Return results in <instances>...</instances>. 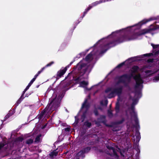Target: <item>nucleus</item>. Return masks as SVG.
Returning <instances> with one entry per match:
<instances>
[{
    "label": "nucleus",
    "mask_w": 159,
    "mask_h": 159,
    "mask_svg": "<svg viewBox=\"0 0 159 159\" xmlns=\"http://www.w3.org/2000/svg\"><path fill=\"white\" fill-rule=\"evenodd\" d=\"M136 36L137 35L135 33L131 34L130 32H122L116 39L113 40L105 45V47L109 48H108L101 50L100 53L102 54L105 53L108 49L115 46L118 44L135 39Z\"/></svg>",
    "instance_id": "f257e3e1"
},
{
    "label": "nucleus",
    "mask_w": 159,
    "mask_h": 159,
    "mask_svg": "<svg viewBox=\"0 0 159 159\" xmlns=\"http://www.w3.org/2000/svg\"><path fill=\"white\" fill-rule=\"evenodd\" d=\"M59 106V103L57 100L56 98L51 99L49 103L47 105L46 107L43 110L41 113L45 115L46 113L50 114L53 111L57 108Z\"/></svg>",
    "instance_id": "f03ea898"
},
{
    "label": "nucleus",
    "mask_w": 159,
    "mask_h": 159,
    "mask_svg": "<svg viewBox=\"0 0 159 159\" xmlns=\"http://www.w3.org/2000/svg\"><path fill=\"white\" fill-rule=\"evenodd\" d=\"M123 91V87L122 86L118 87L112 89L111 87H108L106 89L105 92L106 93L111 92L108 95L107 97L109 98H114L116 95L120 96L122 94Z\"/></svg>",
    "instance_id": "7ed1b4c3"
},
{
    "label": "nucleus",
    "mask_w": 159,
    "mask_h": 159,
    "mask_svg": "<svg viewBox=\"0 0 159 159\" xmlns=\"http://www.w3.org/2000/svg\"><path fill=\"white\" fill-rule=\"evenodd\" d=\"M134 79L136 81V84L134 86L135 89L134 93L135 94L139 95L140 94V91L137 89L140 86V84L143 83V81L141 78V75L139 74L138 75H135Z\"/></svg>",
    "instance_id": "20e7f679"
},
{
    "label": "nucleus",
    "mask_w": 159,
    "mask_h": 159,
    "mask_svg": "<svg viewBox=\"0 0 159 159\" xmlns=\"http://www.w3.org/2000/svg\"><path fill=\"white\" fill-rule=\"evenodd\" d=\"M116 79H117L118 80L116 82V84H118L122 83L124 84L125 87H128V86L129 83L126 80V78L125 74L119 76H116Z\"/></svg>",
    "instance_id": "39448f33"
},
{
    "label": "nucleus",
    "mask_w": 159,
    "mask_h": 159,
    "mask_svg": "<svg viewBox=\"0 0 159 159\" xmlns=\"http://www.w3.org/2000/svg\"><path fill=\"white\" fill-rule=\"evenodd\" d=\"M86 64L85 63L78 64L77 65L78 70L79 71V75L83 76L87 70L88 68L86 67Z\"/></svg>",
    "instance_id": "423d86ee"
},
{
    "label": "nucleus",
    "mask_w": 159,
    "mask_h": 159,
    "mask_svg": "<svg viewBox=\"0 0 159 159\" xmlns=\"http://www.w3.org/2000/svg\"><path fill=\"white\" fill-rule=\"evenodd\" d=\"M68 67V66H66L63 69L61 68L57 72L56 76V80H58L63 76L66 72Z\"/></svg>",
    "instance_id": "0eeeda50"
},
{
    "label": "nucleus",
    "mask_w": 159,
    "mask_h": 159,
    "mask_svg": "<svg viewBox=\"0 0 159 159\" xmlns=\"http://www.w3.org/2000/svg\"><path fill=\"white\" fill-rule=\"evenodd\" d=\"M100 2L99 1H97L95 2H93L91 4V5H89L88 7L86 9H85V11L84 12L82 18L84 17L85 15L93 7L96 6L97 5L100 4Z\"/></svg>",
    "instance_id": "6e6552de"
},
{
    "label": "nucleus",
    "mask_w": 159,
    "mask_h": 159,
    "mask_svg": "<svg viewBox=\"0 0 159 159\" xmlns=\"http://www.w3.org/2000/svg\"><path fill=\"white\" fill-rule=\"evenodd\" d=\"M156 19V18H150L147 19H144L136 24V25L139 26V27L138 28H140L142 25L145 24L147 22Z\"/></svg>",
    "instance_id": "1a4fd4ad"
},
{
    "label": "nucleus",
    "mask_w": 159,
    "mask_h": 159,
    "mask_svg": "<svg viewBox=\"0 0 159 159\" xmlns=\"http://www.w3.org/2000/svg\"><path fill=\"white\" fill-rule=\"evenodd\" d=\"M69 84L68 83H61L60 84L58 88H59L61 90H63V91H66L69 89L67 87L69 86Z\"/></svg>",
    "instance_id": "9d476101"
},
{
    "label": "nucleus",
    "mask_w": 159,
    "mask_h": 159,
    "mask_svg": "<svg viewBox=\"0 0 159 159\" xmlns=\"http://www.w3.org/2000/svg\"><path fill=\"white\" fill-rule=\"evenodd\" d=\"M135 100L133 101V102L131 104V107L130 108V109L132 111H131L130 112V115L132 116L134 115L135 117L136 116L137 113L135 112L134 111V103Z\"/></svg>",
    "instance_id": "9b49d317"
},
{
    "label": "nucleus",
    "mask_w": 159,
    "mask_h": 159,
    "mask_svg": "<svg viewBox=\"0 0 159 159\" xmlns=\"http://www.w3.org/2000/svg\"><path fill=\"white\" fill-rule=\"evenodd\" d=\"M87 99H85L81 107V109H83L84 108H85L86 109V111H88L90 107V104L89 103H87Z\"/></svg>",
    "instance_id": "f8f14e48"
},
{
    "label": "nucleus",
    "mask_w": 159,
    "mask_h": 159,
    "mask_svg": "<svg viewBox=\"0 0 159 159\" xmlns=\"http://www.w3.org/2000/svg\"><path fill=\"white\" fill-rule=\"evenodd\" d=\"M156 29V28L153 27L152 28H150L148 29H145L142 31L141 34H144L146 33H149L152 31H154Z\"/></svg>",
    "instance_id": "ddd939ff"
},
{
    "label": "nucleus",
    "mask_w": 159,
    "mask_h": 159,
    "mask_svg": "<svg viewBox=\"0 0 159 159\" xmlns=\"http://www.w3.org/2000/svg\"><path fill=\"white\" fill-rule=\"evenodd\" d=\"M84 154V152H83L82 150H81L75 154V157L76 158H79V157L80 156L82 159H83L85 157Z\"/></svg>",
    "instance_id": "4468645a"
},
{
    "label": "nucleus",
    "mask_w": 159,
    "mask_h": 159,
    "mask_svg": "<svg viewBox=\"0 0 159 159\" xmlns=\"http://www.w3.org/2000/svg\"><path fill=\"white\" fill-rule=\"evenodd\" d=\"M134 73L131 72V73L129 75L127 74H125L126 78V80L128 81V83H129L130 82L131 79L132 77H133L134 78V77L135 76V75H134Z\"/></svg>",
    "instance_id": "2eb2a0df"
},
{
    "label": "nucleus",
    "mask_w": 159,
    "mask_h": 159,
    "mask_svg": "<svg viewBox=\"0 0 159 159\" xmlns=\"http://www.w3.org/2000/svg\"><path fill=\"white\" fill-rule=\"evenodd\" d=\"M57 149L54 150L53 151L50 152L49 154V155L52 158H53L54 156H57L58 154V152L56 151Z\"/></svg>",
    "instance_id": "dca6fc26"
},
{
    "label": "nucleus",
    "mask_w": 159,
    "mask_h": 159,
    "mask_svg": "<svg viewBox=\"0 0 159 159\" xmlns=\"http://www.w3.org/2000/svg\"><path fill=\"white\" fill-rule=\"evenodd\" d=\"M139 69V67L137 66H134L132 67L131 72L132 73H136L137 72Z\"/></svg>",
    "instance_id": "f3484780"
},
{
    "label": "nucleus",
    "mask_w": 159,
    "mask_h": 159,
    "mask_svg": "<svg viewBox=\"0 0 159 159\" xmlns=\"http://www.w3.org/2000/svg\"><path fill=\"white\" fill-rule=\"evenodd\" d=\"M132 116H133L134 118V121L135 122V125L136 128H137V127H139V124L138 119L137 117V115H136V117H135L134 115Z\"/></svg>",
    "instance_id": "a211bd4d"
},
{
    "label": "nucleus",
    "mask_w": 159,
    "mask_h": 159,
    "mask_svg": "<svg viewBox=\"0 0 159 159\" xmlns=\"http://www.w3.org/2000/svg\"><path fill=\"white\" fill-rule=\"evenodd\" d=\"M139 140H136V141L135 143V145H133V148L134 149L135 148H136V147H137V151L138 152H140V150H139Z\"/></svg>",
    "instance_id": "6ab92c4d"
},
{
    "label": "nucleus",
    "mask_w": 159,
    "mask_h": 159,
    "mask_svg": "<svg viewBox=\"0 0 159 159\" xmlns=\"http://www.w3.org/2000/svg\"><path fill=\"white\" fill-rule=\"evenodd\" d=\"M115 109L116 113L119 112L120 110V104L119 102H117L116 103Z\"/></svg>",
    "instance_id": "aec40b11"
},
{
    "label": "nucleus",
    "mask_w": 159,
    "mask_h": 159,
    "mask_svg": "<svg viewBox=\"0 0 159 159\" xmlns=\"http://www.w3.org/2000/svg\"><path fill=\"white\" fill-rule=\"evenodd\" d=\"M84 125L88 128H90L92 125V123L89 122L88 120H86L84 122Z\"/></svg>",
    "instance_id": "412c9836"
},
{
    "label": "nucleus",
    "mask_w": 159,
    "mask_h": 159,
    "mask_svg": "<svg viewBox=\"0 0 159 159\" xmlns=\"http://www.w3.org/2000/svg\"><path fill=\"white\" fill-rule=\"evenodd\" d=\"M90 150L91 147H87L83 148V150H82L85 153H88Z\"/></svg>",
    "instance_id": "4be33fe9"
},
{
    "label": "nucleus",
    "mask_w": 159,
    "mask_h": 159,
    "mask_svg": "<svg viewBox=\"0 0 159 159\" xmlns=\"http://www.w3.org/2000/svg\"><path fill=\"white\" fill-rule=\"evenodd\" d=\"M91 52H91L86 56L85 58V60L86 61H88L92 57V54Z\"/></svg>",
    "instance_id": "5701e85b"
},
{
    "label": "nucleus",
    "mask_w": 159,
    "mask_h": 159,
    "mask_svg": "<svg viewBox=\"0 0 159 159\" xmlns=\"http://www.w3.org/2000/svg\"><path fill=\"white\" fill-rule=\"evenodd\" d=\"M125 119L124 118H123L120 120L117 121L115 122V124L116 125H120L121 124L125 121Z\"/></svg>",
    "instance_id": "b1692460"
},
{
    "label": "nucleus",
    "mask_w": 159,
    "mask_h": 159,
    "mask_svg": "<svg viewBox=\"0 0 159 159\" xmlns=\"http://www.w3.org/2000/svg\"><path fill=\"white\" fill-rule=\"evenodd\" d=\"M107 115L109 118H111L113 116V114L112 113V110H108L107 111Z\"/></svg>",
    "instance_id": "393cba45"
},
{
    "label": "nucleus",
    "mask_w": 159,
    "mask_h": 159,
    "mask_svg": "<svg viewBox=\"0 0 159 159\" xmlns=\"http://www.w3.org/2000/svg\"><path fill=\"white\" fill-rule=\"evenodd\" d=\"M33 141H34L33 139H29L26 140L25 143L26 144L30 145L32 144L33 143Z\"/></svg>",
    "instance_id": "a878e982"
},
{
    "label": "nucleus",
    "mask_w": 159,
    "mask_h": 159,
    "mask_svg": "<svg viewBox=\"0 0 159 159\" xmlns=\"http://www.w3.org/2000/svg\"><path fill=\"white\" fill-rule=\"evenodd\" d=\"M41 136V135H39L37 136L35 139L34 142L35 143H38L40 141Z\"/></svg>",
    "instance_id": "bb28decb"
},
{
    "label": "nucleus",
    "mask_w": 159,
    "mask_h": 159,
    "mask_svg": "<svg viewBox=\"0 0 159 159\" xmlns=\"http://www.w3.org/2000/svg\"><path fill=\"white\" fill-rule=\"evenodd\" d=\"M108 103V101L107 99L105 100L104 101V103L103 101H101L100 102V104L102 106H107Z\"/></svg>",
    "instance_id": "cd10ccee"
},
{
    "label": "nucleus",
    "mask_w": 159,
    "mask_h": 159,
    "mask_svg": "<svg viewBox=\"0 0 159 159\" xmlns=\"http://www.w3.org/2000/svg\"><path fill=\"white\" fill-rule=\"evenodd\" d=\"M80 85L84 87V86H87L88 84V83L85 81H83L80 83Z\"/></svg>",
    "instance_id": "c85d7f7f"
},
{
    "label": "nucleus",
    "mask_w": 159,
    "mask_h": 159,
    "mask_svg": "<svg viewBox=\"0 0 159 159\" xmlns=\"http://www.w3.org/2000/svg\"><path fill=\"white\" fill-rule=\"evenodd\" d=\"M140 135L139 132L138 131L136 130V132L135 136H136V140H139L140 139V137L139 136V135Z\"/></svg>",
    "instance_id": "c756f323"
},
{
    "label": "nucleus",
    "mask_w": 159,
    "mask_h": 159,
    "mask_svg": "<svg viewBox=\"0 0 159 159\" xmlns=\"http://www.w3.org/2000/svg\"><path fill=\"white\" fill-rule=\"evenodd\" d=\"M6 145L5 142H0V150Z\"/></svg>",
    "instance_id": "7c9ffc66"
},
{
    "label": "nucleus",
    "mask_w": 159,
    "mask_h": 159,
    "mask_svg": "<svg viewBox=\"0 0 159 159\" xmlns=\"http://www.w3.org/2000/svg\"><path fill=\"white\" fill-rule=\"evenodd\" d=\"M62 90V92L61 93V94L59 96V98H61V99L64 97V96L65 94V92H66V91H63V90Z\"/></svg>",
    "instance_id": "2f4dec72"
},
{
    "label": "nucleus",
    "mask_w": 159,
    "mask_h": 159,
    "mask_svg": "<svg viewBox=\"0 0 159 159\" xmlns=\"http://www.w3.org/2000/svg\"><path fill=\"white\" fill-rule=\"evenodd\" d=\"M87 111H84L82 115V118H83L82 120V122H83L84 120V119L86 117V115Z\"/></svg>",
    "instance_id": "473e14b6"
},
{
    "label": "nucleus",
    "mask_w": 159,
    "mask_h": 159,
    "mask_svg": "<svg viewBox=\"0 0 159 159\" xmlns=\"http://www.w3.org/2000/svg\"><path fill=\"white\" fill-rule=\"evenodd\" d=\"M78 75L79 76L74 79V81H75L77 83H79L81 80V79L80 78V77L81 76H80V75H79V73Z\"/></svg>",
    "instance_id": "72a5a7b5"
},
{
    "label": "nucleus",
    "mask_w": 159,
    "mask_h": 159,
    "mask_svg": "<svg viewBox=\"0 0 159 159\" xmlns=\"http://www.w3.org/2000/svg\"><path fill=\"white\" fill-rule=\"evenodd\" d=\"M125 64V62H123L119 65H118L116 67V68H121L122 66L124 65Z\"/></svg>",
    "instance_id": "f704fd0d"
},
{
    "label": "nucleus",
    "mask_w": 159,
    "mask_h": 159,
    "mask_svg": "<svg viewBox=\"0 0 159 159\" xmlns=\"http://www.w3.org/2000/svg\"><path fill=\"white\" fill-rule=\"evenodd\" d=\"M34 81H33V80H32L30 81V82L29 83L28 85L26 86V88L28 89H29V88H30V87L31 86V85L34 82Z\"/></svg>",
    "instance_id": "c9c22d12"
},
{
    "label": "nucleus",
    "mask_w": 159,
    "mask_h": 159,
    "mask_svg": "<svg viewBox=\"0 0 159 159\" xmlns=\"http://www.w3.org/2000/svg\"><path fill=\"white\" fill-rule=\"evenodd\" d=\"M93 113L96 116H98V112L96 108H94L93 111Z\"/></svg>",
    "instance_id": "e433bc0d"
},
{
    "label": "nucleus",
    "mask_w": 159,
    "mask_h": 159,
    "mask_svg": "<svg viewBox=\"0 0 159 159\" xmlns=\"http://www.w3.org/2000/svg\"><path fill=\"white\" fill-rule=\"evenodd\" d=\"M24 140V138L22 137H18L17 138L16 140L18 141L22 142Z\"/></svg>",
    "instance_id": "4c0bfd02"
},
{
    "label": "nucleus",
    "mask_w": 159,
    "mask_h": 159,
    "mask_svg": "<svg viewBox=\"0 0 159 159\" xmlns=\"http://www.w3.org/2000/svg\"><path fill=\"white\" fill-rule=\"evenodd\" d=\"M151 45L153 49H155L159 47V45H154L153 44L151 43Z\"/></svg>",
    "instance_id": "58836bf2"
},
{
    "label": "nucleus",
    "mask_w": 159,
    "mask_h": 159,
    "mask_svg": "<svg viewBox=\"0 0 159 159\" xmlns=\"http://www.w3.org/2000/svg\"><path fill=\"white\" fill-rule=\"evenodd\" d=\"M54 63V62L53 61H52L51 62H50L49 63L47 64L46 66L44 67H45V68L46 67L50 66H51Z\"/></svg>",
    "instance_id": "ea45409f"
},
{
    "label": "nucleus",
    "mask_w": 159,
    "mask_h": 159,
    "mask_svg": "<svg viewBox=\"0 0 159 159\" xmlns=\"http://www.w3.org/2000/svg\"><path fill=\"white\" fill-rule=\"evenodd\" d=\"M11 115L10 113H8L4 117V120L8 118L9 117H10V116H11Z\"/></svg>",
    "instance_id": "a19ab883"
},
{
    "label": "nucleus",
    "mask_w": 159,
    "mask_h": 159,
    "mask_svg": "<svg viewBox=\"0 0 159 159\" xmlns=\"http://www.w3.org/2000/svg\"><path fill=\"white\" fill-rule=\"evenodd\" d=\"M107 148L109 150H111L112 151L115 148L113 147H112L111 146H110L109 145H107L106 146Z\"/></svg>",
    "instance_id": "79ce46f5"
},
{
    "label": "nucleus",
    "mask_w": 159,
    "mask_h": 159,
    "mask_svg": "<svg viewBox=\"0 0 159 159\" xmlns=\"http://www.w3.org/2000/svg\"><path fill=\"white\" fill-rule=\"evenodd\" d=\"M23 100L21 99V98H19V99L16 102V106H18L19 104H20L22 101Z\"/></svg>",
    "instance_id": "37998d69"
},
{
    "label": "nucleus",
    "mask_w": 159,
    "mask_h": 159,
    "mask_svg": "<svg viewBox=\"0 0 159 159\" xmlns=\"http://www.w3.org/2000/svg\"><path fill=\"white\" fill-rule=\"evenodd\" d=\"M45 69V67H43L40 70L38 71L37 74L39 75Z\"/></svg>",
    "instance_id": "c03bdc74"
},
{
    "label": "nucleus",
    "mask_w": 159,
    "mask_h": 159,
    "mask_svg": "<svg viewBox=\"0 0 159 159\" xmlns=\"http://www.w3.org/2000/svg\"><path fill=\"white\" fill-rule=\"evenodd\" d=\"M112 151L113 153V156H116V157H118V155L116 152L115 149V148Z\"/></svg>",
    "instance_id": "a18cd8bd"
},
{
    "label": "nucleus",
    "mask_w": 159,
    "mask_h": 159,
    "mask_svg": "<svg viewBox=\"0 0 159 159\" xmlns=\"http://www.w3.org/2000/svg\"><path fill=\"white\" fill-rule=\"evenodd\" d=\"M153 80L157 81L159 80V74H158L157 75L155 76Z\"/></svg>",
    "instance_id": "49530a36"
},
{
    "label": "nucleus",
    "mask_w": 159,
    "mask_h": 159,
    "mask_svg": "<svg viewBox=\"0 0 159 159\" xmlns=\"http://www.w3.org/2000/svg\"><path fill=\"white\" fill-rule=\"evenodd\" d=\"M152 55V53H147L144 54V56L145 57H149L151 56Z\"/></svg>",
    "instance_id": "de8ad7c7"
},
{
    "label": "nucleus",
    "mask_w": 159,
    "mask_h": 159,
    "mask_svg": "<svg viewBox=\"0 0 159 159\" xmlns=\"http://www.w3.org/2000/svg\"><path fill=\"white\" fill-rule=\"evenodd\" d=\"M105 152L106 154H107V155L110 156L111 157H113V154L111 153H110L109 151L108 150L106 151H105Z\"/></svg>",
    "instance_id": "09e8293b"
},
{
    "label": "nucleus",
    "mask_w": 159,
    "mask_h": 159,
    "mask_svg": "<svg viewBox=\"0 0 159 159\" xmlns=\"http://www.w3.org/2000/svg\"><path fill=\"white\" fill-rule=\"evenodd\" d=\"M65 131L66 132H70V127H67L66 128H65L64 129Z\"/></svg>",
    "instance_id": "8fccbe9b"
},
{
    "label": "nucleus",
    "mask_w": 159,
    "mask_h": 159,
    "mask_svg": "<svg viewBox=\"0 0 159 159\" xmlns=\"http://www.w3.org/2000/svg\"><path fill=\"white\" fill-rule=\"evenodd\" d=\"M39 76L37 74H36L34 76V78H33L32 79V80H33V81H34L36 79L37 77Z\"/></svg>",
    "instance_id": "3c124183"
},
{
    "label": "nucleus",
    "mask_w": 159,
    "mask_h": 159,
    "mask_svg": "<svg viewBox=\"0 0 159 159\" xmlns=\"http://www.w3.org/2000/svg\"><path fill=\"white\" fill-rule=\"evenodd\" d=\"M152 72L151 70H147L145 71V73L146 74H149Z\"/></svg>",
    "instance_id": "603ef678"
},
{
    "label": "nucleus",
    "mask_w": 159,
    "mask_h": 159,
    "mask_svg": "<svg viewBox=\"0 0 159 159\" xmlns=\"http://www.w3.org/2000/svg\"><path fill=\"white\" fill-rule=\"evenodd\" d=\"M28 89L27 88H25L24 91L23 92V93L22 94L24 95L26 91Z\"/></svg>",
    "instance_id": "864d4df0"
},
{
    "label": "nucleus",
    "mask_w": 159,
    "mask_h": 159,
    "mask_svg": "<svg viewBox=\"0 0 159 159\" xmlns=\"http://www.w3.org/2000/svg\"><path fill=\"white\" fill-rule=\"evenodd\" d=\"M100 118L102 119H105L106 117L104 115H102L100 116Z\"/></svg>",
    "instance_id": "5fc2aeb1"
},
{
    "label": "nucleus",
    "mask_w": 159,
    "mask_h": 159,
    "mask_svg": "<svg viewBox=\"0 0 159 159\" xmlns=\"http://www.w3.org/2000/svg\"><path fill=\"white\" fill-rule=\"evenodd\" d=\"M24 98L25 97H24V95H23V94H22L20 98H21V99L23 100Z\"/></svg>",
    "instance_id": "6e6d98bb"
},
{
    "label": "nucleus",
    "mask_w": 159,
    "mask_h": 159,
    "mask_svg": "<svg viewBox=\"0 0 159 159\" xmlns=\"http://www.w3.org/2000/svg\"><path fill=\"white\" fill-rule=\"evenodd\" d=\"M153 60L152 59H149L148 60V62H152Z\"/></svg>",
    "instance_id": "4d7b16f0"
},
{
    "label": "nucleus",
    "mask_w": 159,
    "mask_h": 159,
    "mask_svg": "<svg viewBox=\"0 0 159 159\" xmlns=\"http://www.w3.org/2000/svg\"><path fill=\"white\" fill-rule=\"evenodd\" d=\"M98 151L99 152H100V153H102L103 152V151L102 149H99L98 150Z\"/></svg>",
    "instance_id": "13d9d810"
},
{
    "label": "nucleus",
    "mask_w": 159,
    "mask_h": 159,
    "mask_svg": "<svg viewBox=\"0 0 159 159\" xmlns=\"http://www.w3.org/2000/svg\"><path fill=\"white\" fill-rule=\"evenodd\" d=\"M43 116L40 114L39 116V118L40 119H41L43 117Z\"/></svg>",
    "instance_id": "bf43d9fd"
},
{
    "label": "nucleus",
    "mask_w": 159,
    "mask_h": 159,
    "mask_svg": "<svg viewBox=\"0 0 159 159\" xmlns=\"http://www.w3.org/2000/svg\"><path fill=\"white\" fill-rule=\"evenodd\" d=\"M41 115H42L43 116L44 115V114H42V113H41V112L40 114Z\"/></svg>",
    "instance_id": "052dcab7"
},
{
    "label": "nucleus",
    "mask_w": 159,
    "mask_h": 159,
    "mask_svg": "<svg viewBox=\"0 0 159 159\" xmlns=\"http://www.w3.org/2000/svg\"><path fill=\"white\" fill-rule=\"evenodd\" d=\"M73 62H71L70 63V65H71V64Z\"/></svg>",
    "instance_id": "680f3d73"
},
{
    "label": "nucleus",
    "mask_w": 159,
    "mask_h": 159,
    "mask_svg": "<svg viewBox=\"0 0 159 159\" xmlns=\"http://www.w3.org/2000/svg\"><path fill=\"white\" fill-rule=\"evenodd\" d=\"M45 126H46V125H45L44 126V127H43V128H45Z\"/></svg>",
    "instance_id": "e2e57ef3"
},
{
    "label": "nucleus",
    "mask_w": 159,
    "mask_h": 159,
    "mask_svg": "<svg viewBox=\"0 0 159 159\" xmlns=\"http://www.w3.org/2000/svg\"><path fill=\"white\" fill-rule=\"evenodd\" d=\"M89 50V49H88L87 50V51H88Z\"/></svg>",
    "instance_id": "0e129e2a"
},
{
    "label": "nucleus",
    "mask_w": 159,
    "mask_h": 159,
    "mask_svg": "<svg viewBox=\"0 0 159 159\" xmlns=\"http://www.w3.org/2000/svg\"><path fill=\"white\" fill-rule=\"evenodd\" d=\"M127 159H129V158H128Z\"/></svg>",
    "instance_id": "69168bd1"
}]
</instances>
